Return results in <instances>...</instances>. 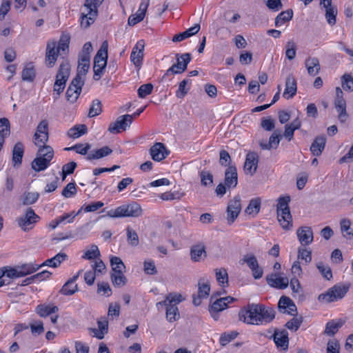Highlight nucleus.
<instances>
[{
	"label": "nucleus",
	"instance_id": "obj_1",
	"mask_svg": "<svg viewBox=\"0 0 353 353\" xmlns=\"http://www.w3.org/2000/svg\"><path fill=\"white\" fill-rule=\"evenodd\" d=\"M239 318L249 325H263L275 318V311L262 304L250 303L240 310Z\"/></svg>",
	"mask_w": 353,
	"mask_h": 353
},
{
	"label": "nucleus",
	"instance_id": "obj_2",
	"mask_svg": "<svg viewBox=\"0 0 353 353\" xmlns=\"http://www.w3.org/2000/svg\"><path fill=\"white\" fill-rule=\"evenodd\" d=\"M290 201L289 196H281L277 203V219L283 229L286 230L292 228V218L288 206Z\"/></svg>",
	"mask_w": 353,
	"mask_h": 353
},
{
	"label": "nucleus",
	"instance_id": "obj_3",
	"mask_svg": "<svg viewBox=\"0 0 353 353\" xmlns=\"http://www.w3.org/2000/svg\"><path fill=\"white\" fill-rule=\"evenodd\" d=\"M54 150L51 146L39 148L37 157L32 161V169L37 172L47 169L54 157Z\"/></svg>",
	"mask_w": 353,
	"mask_h": 353
},
{
	"label": "nucleus",
	"instance_id": "obj_4",
	"mask_svg": "<svg viewBox=\"0 0 353 353\" xmlns=\"http://www.w3.org/2000/svg\"><path fill=\"white\" fill-rule=\"evenodd\" d=\"M108 43L104 41L100 49L98 50L94 59V76L93 79L98 81L103 74V70L107 65Z\"/></svg>",
	"mask_w": 353,
	"mask_h": 353
},
{
	"label": "nucleus",
	"instance_id": "obj_5",
	"mask_svg": "<svg viewBox=\"0 0 353 353\" xmlns=\"http://www.w3.org/2000/svg\"><path fill=\"white\" fill-rule=\"evenodd\" d=\"M143 210L139 204L132 202L122 205L114 210H110L108 215L110 217H139L142 214Z\"/></svg>",
	"mask_w": 353,
	"mask_h": 353
},
{
	"label": "nucleus",
	"instance_id": "obj_6",
	"mask_svg": "<svg viewBox=\"0 0 353 353\" xmlns=\"http://www.w3.org/2000/svg\"><path fill=\"white\" fill-rule=\"evenodd\" d=\"M176 63L168 69L161 78V81L167 78L176 74H181L187 69L188 63L191 61V55L189 53H184L181 55L176 54Z\"/></svg>",
	"mask_w": 353,
	"mask_h": 353
},
{
	"label": "nucleus",
	"instance_id": "obj_7",
	"mask_svg": "<svg viewBox=\"0 0 353 353\" xmlns=\"http://www.w3.org/2000/svg\"><path fill=\"white\" fill-rule=\"evenodd\" d=\"M348 291V287L336 285L330 288L326 293L321 294L318 299L322 303H331L341 299Z\"/></svg>",
	"mask_w": 353,
	"mask_h": 353
},
{
	"label": "nucleus",
	"instance_id": "obj_8",
	"mask_svg": "<svg viewBox=\"0 0 353 353\" xmlns=\"http://www.w3.org/2000/svg\"><path fill=\"white\" fill-rule=\"evenodd\" d=\"M70 72V65L68 61H63L59 66V71L56 76V81L54 85V91L58 95L61 93L65 86Z\"/></svg>",
	"mask_w": 353,
	"mask_h": 353
},
{
	"label": "nucleus",
	"instance_id": "obj_9",
	"mask_svg": "<svg viewBox=\"0 0 353 353\" xmlns=\"http://www.w3.org/2000/svg\"><path fill=\"white\" fill-rule=\"evenodd\" d=\"M40 220L34 211L29 208L26 210L25 214L17 218V222L19 228L24 231L31 230L35 226V224Z\"/></svg>",
	"mask_w": 353,
	"mask_h": 353
},
{
	"label": "nucleus",
	"instance_id": "obj_10",
	"mask_svg": "<svg viewBox=\"0 0 353 353\" xmlns=\"http://www.w3.org/2000/svg\"><path fill=\"white\" fill-rule=\"evenodd\" d=\"M94 1L85 0V1L84 7L86 10V13H82L81 20V26L83 28H87L90 24L93 23L97 15V8H96V6H93Z\"/></svg>",
	"mask_w": 353,
	"mask_h": 353
},
{
	"label": "nucleus",
	"instance_id": "obj_11",
	"mask_svg": "<svg viewBox=\"0 0 353 353\" xmlns=\"http://www.w3.org/2000/svg\"><path fill=\"white\" fill-rule=\"evenodd\" d=\"M334 107L336 112L339 113L338 117L341 123L345 122L348 117L346 111V101L343 97V92L342 90L337 87L336 88V97L334 101Z\"/></svg>",
	"mask_w": 353,
	"mask_h": 353
},
{
	"label": "nucleus",
	"instance_id": "obj_12",
	"mask_svg": "<svg viewBox=\"0 0 353 353\" xmlns=\"http://www.w3.org/2000/svg\"><path fill=\"white\" fill-rule=\"evenodd\" d=\"M236 299L232 296L220 298L212 302L209 307L211 316L214 320H218L219 313L228 307L229 303L234 302Z\"/></svg>",
	"mask_w": 353,
	"mask_h": 353
},
{
	"label": "nucleus",
	"instance_id": "obj_13",
	"mask_svg": "<svg viewBox=\"0 0 353 353\" xmlns=\"http://www.w3.org/2000/svg\"><path fill=\"white\" fill-rule=\"evenodd\" d=\"M84 85V79L76 76L70 84L66 91V98L71 103L75 102L81 92L82 86Z\"/></svg>",
	"mask_w": 353,
	"mask_h": 353
},
{
	"label": "nucleus",
	"instance_id": "obj_14",
	"mask_svg": "<svg viewBox=\"0 0 353 353\" xmlns=\"http://www.w3.org/2000/svg\"><path fill=\"white\" fill-rule=\"evenodd\" d=\"M241 210L240 196H236L231 199L227 207V221L229 225L232 224L238 217Z\"/></svg>",
	"mask_w": 353,
	"mask_h": 353
},
{
	"label": "nucleus",
	"instance_id": "obj_15",
	"mask_svg": "<svg viewBox=\"0 0 353 353\" xmlns=\"http://www.w3.org/2000/svg\"><path fill=\"white\" fill-rule=\"evenodd\" d=\"M132 122V115L125 114L119 117L114 122L110 124L108 131L112 134L119 133L122 130H125Z\"/></svg>",
	"mask_w": 353,
	"mask_h": 353
},
{
	"label": "nucleus",
	"instance_id": "obj_16",
	"mask_svg": "<svg viewBox=\"0 0 353 353\" xmlns=\"http://www.w3.org/2000/svg\"><path fill=\"white\" fill-rule=\"evenodd\" d=\"M259 156L256 152H250L247 154L243 165V171L245 174L253 176L257 170Z\"/></svg>",
	"mask_w": 353,
	"mask_h": 353
},
{
	"label": "nucleus",
	"instance_id": "obj_17",
	"mask_svg": "<svg viewBox=\"0 0 353 353\" xmlns=\"http://www.w3.org/2000/svg\"><path fill=\"white\" fill-rule=\"evenodd\" d=\"M59 53V50L57 49L56 41H49L47 43L46 63L48 67L52 68L54 65Z\"/></svg>",
	"mask_w": 353,
	"mask_h": 353
},
{
	"label": "nucleus",
	"instance_id": "obj_18",
	"mask_svg": "<svg viewBox=\"0 0 353 353\" xmlns=\"http://www.w3.org/2000/svg\"><path fill=\"white\" fill-rule=\"evenodd\" d=\"M144 43L143 41H138L132 49L130 55V60L136 68H140L143 58Z\"/></svg>",
	"mask_w": 353,
	"mask_h": 353
},
{
	"label": "nucleus",
	"instance_id": "obj_19",
	"mask_svg": "<svg viewBox=\"0 0 353 353\" xmlns=\"http://www.w3.org/2000/svg\"><path fill=\"white\" fill-rule=\"evenodd\" d=\"M153 160L161 161L169 154V151L162 143H156L150 150Z\"/></svg>",
	"mask_w": 353,
	"mask_h": 353
},
{
	"label": "nucleus",
	"instance_id": "obj_20",
	"mask_svg": "<svg viewBox=\"0 0 353 353\" xmlns=\"http://www.w3.org/2000/svg\"><path fill=\"white\" fill-rule=\"evenodd\" d=\"M278 307L281 312L287 313L290 315H294L296 312V306L289 297L283 296L280 298L278 303Z\"/></svg>",
	"mask_w": 353,
	"mask_h": 353
},
{
	"label": "nucleus",
	"instance_id": "obj_21",
	"mask_svg": "<svg viewBox=\"0 0 353 353\" xmlns=\"http://www.w3.org/2000/svg\"><path fill=\"white\" fill-rule=\"evenodd\" d=\"M273 339L278 348H281L284 351L288 349V332L285 330H275Z\"/></svg>",
	"mask_w": 353,
	"mask_h": 353
},
{
	"label": "nucleus",
	"instance_id": "obj_22",
	"mask_svg": "<svg viewBox=\"0 0 353 353\" xmlns=\"http://www.w3.org/2000/svg\"><path fill=\"white\" fill-rule=\"evenodd\" d=\"M296 234L301 244L307 245L313 241V232L310 227L304 226L299 228L296 231Z\"/></svg>",
	"mask_w": 353,
	"mask_h": 353
},
{
	"label": "nucleus",
	"instance_id": "obj_23",
	"mask_svg": "<svg viewBox=\"0 0 353 353\" xmlns=\"http://www.w3.org/2000/svg\"><path fill=\"white\" fill-rule=\"evenodd\" d=\"M225 185L227 188H235L238 183L237 170L234 165L228 167L225 172Z\"/></svg>",
	"mask_w": 353,
	"mask_h": 353
},
{
	"label": "nucleus",
	"instance_id": "obj_24",
	"mask_svg": "<svg viewBox=\"0 0 353 353\" xmlns=\"http://www.w3.org/2000/svg\"><path fill=\"white\" fill-rule=\"evenodd\" d=\"M81 270L79 271V272L74 275L72 278L70 279L62 287L60 290V292L62 294L70 296L74 294L78 290V286L75 284V281L79 276Z\"/></svg>",
	"mask_w": 353,
	"mask_h": 353
},
{
	"label": "nucleus",
	"instance_id": "obj_25",
	"mask_svg": "<svg viewBox=\"0 0 353 353\" xmlns=\"http://www.w3.org/2000/svg\"><path fill=\"white\" fill-rule=\"evenodd\" d=\"M296 81L292 75H289L285 81V88L283 97L287 99L293 97L296 93Z\"/></svg>",
	"mask_w": 353,
	"mask_h": 353
},
{
	"label": "nucleus",
	"instance_id": "obj_26",
	"mask_svg": "<svg viewBox=\"0 0 353 353\" xmlns=\"http://www.w3.org/2000/svg\"><path fill=\"white\" fill-rule=\"evenodd\" d=\"M267 282L272 287L279 289H285L289 284V280L287 277L276 276V274L268 276Z\"/></svg>",
	"mask_w": 353,
	"mask_h": 353
},
{
	"label": "nucleus",
	"instance_id": "obj_27",
	"mask_svg": "<svg viewBox=\"0 0 353 353\" xmlns=\"http://www.w3.org/2000/svg\"><path fill=\"white\" fill-rule=\"evenodd\" d=\"M305 65L308 74L311 76H316L321 70L319 60L316 57L307 58L305 61Z\"/></svg>",
	"mask_w": 353,
	"mask_h": 353
},
{
	"label": "nucleus",
	"instance_id": "obj_28",
	"mask_svg": "<svg viewBox=\"0 0 353 353\" xmlns=\"http://www.w3.org/2000/svg\"><path fill=\"white\" fill-rule=\"evenodd\" d=\"M326 139L324 137H317L310 147V151L314 156H320L325 146Z\"/></svg>",
	"mask_w": 353,
	"mask_h": 353
},
{
	"label": "nucleus",
	"instance_id": "obj_29",
	"mask_svg": "<svg viewBox=\"0 0 353 353\" xmlns=\"http://www.w3.org/2000/svg\"><path fill=\"white\" fill-rule=\"evenodd\" d=\"M67 258L68 256L66 254L60 252L55 255L54 257L46 260L41 265H39V267L41 268L42 266H49L52 268H57L63 261H65Z\"/></svg>",
	"mask_w": 353,
	"mask_h": 353
},
{
	"label": "nucleus",
	"instance_id": "obj_30",
	"mask_svg": "<svg viewBox=\"0 0 353 353\" xmlns=\"http://www.w3.org/2000/svg\"><path fill=\"white\" fill-rule=\"evenodd\" d=\"M112 152V150L111 148L108 146H104L100 149L91 151L86 157V159L89 161L99 159L110 154Z\"/></svg>",
	"mask_w": 353,
	"mask_h": 353
},
{
	"label": "nucleus",
	"instance_id": "obj_31",
	"mask_svg": "<svg viewBox=\"0 0 353 353\" xmlns=\"http://www.w3.org/2000/svg\"><path fill=\"white\" fill-rule=\"evenodd\" d=\"M281 134L279 130H275L269 139L268 143H260V146L263 150H270L271 148H276L279 144Z\"/></svg>",
	"mask_w": 353,
	"mask_h": 353
},
{
	"label": "nucleus",
	"instance_id": "obj_32",
	"mask_svg": "<svg viewBox=\"0 0 353 353\" xmlns=\"http://www.w3.org/2000/svg\"><path fill=\"white\" fill-rule=\"evenodd\" d=\"M90 56H80L79 59L77 74L76 76H79L80 79H83V76L86 74L90 68Z\"/></svg>",
	"mask_w": 353,
	"mask_h": 353
},
{
	"label": "nucleus",
	"instance_id": "obj_33",
	"mask_svg": "<svg viewBox=\"0 0 353 353\" xmlns=\"http://www.w3.org/2000/svg\"><path fill=\"white\" fill-rule=\"evenodd\" d=\"M200 30V25L195 24L193 27H191L186 30L185 31L175 34L172 38V41L174 42H179L181 41L192 35L196 34Z\"/></svg>",
	"mask_w": 353,
	"mask_h": 353
},
{
	"label": "nucleus",
	"instance_id": "obj_34",
	"mask_svg": "<svg viewBox=\"0 0 353 353\" xmlns=\"http://www.w3.org/2000/svg\"><path fill=\"white\" fill-rule=\"evenodd\" d=\"M24 152V146L21 142H17L12 150V161L14 165L21 164L22 158Z\"/></svg>",
	"mask_w": 353,
	"mask_h": 353
},
{
	"label": "nucleus",
	"instance_id": "obj_35",
	"mask_svg": "<svg viewBox=\"0 0 353 353\" xmlns=\"http://www.w3.org/2000/svg\"><path fill=\"white\" fill-rule=\"evenodd\" d=\"M58 307L53 305L41 304L37 307L36 311L41 317H46L58 312Z\"/></svg>",
	"mask_w": 353,
	"mask_h": 353
},
{
	"label": "nucleus",
	"instance_id": "obj_36",
	"mask_svg": "<svg viewBox=\"0 0 353 353\" xmlns=\"http://www.w3.org/2000/svg\"><path fill=\"white\" fill-rule=\"evenodd\" d=\"M343 325L342 320H332L327 323L324 333L327 336L334 335Z\"/></svg>",
	"mask_w": 353,
	"mask_h": 353
},
{
	"label": "nucleus",
	"instance_id": "obj_37",
	"mask_svg": "<svg viewBox=\"0 0 353 353\" xmlns=\"http://www.w3.org/2000/svg\"><path fill=\"white\" fill-rule=\"evenodd\" d=\"M191 259L194 261H199L201 259L202 255L206 256L205 247L203 244L194 245L191 248L190 250Z\"/></svg>",
	"mask_w": 353,
	"mask_h": 353
},
{
	"label": "nucleus",
	"instance_id": "obj_38",
	"mask_svg": "<svg viewBox=\"0 0 353 353\" xmlns=\"http://www.w3.org/2000/svg\"><path fill=\"white\" fill-rule=\"evenodd\" d=\"M88 132L87 126L84 124L76 125L69 129L68 131V136L72 139H77L81 136L86 134Z\"/></svg>",
	"mask_w": 353,
	"mask_h": 353
},
{
	"label": "nucleus",
	"instance_id": "obj_39",
	"mask_svg": "<svg viewBox=\"0 0 353 353\" xmlns=\"http://www.w3.org/2000/svg\"><path fill=\"white\" fill-rule=\"evenodd\" d=\"M128 243L132 247H137L139 244V239L137 232L131 227L128 226L125 229Z\"/></svg>",
	"mask_w": 353,
	"mask_h": 353
},
{
	"label": "nucleus",
	"instance_id": "obj_40",
	"mask_svg": "<svg viewBox=\"0 0 353 353\" xmlns=\"http://www.w3.org/2000/svg\"><path fill=\"white\" fill-rule=\"evenodd\" d=\"M293 17L292 10H288L281 12L275 19V26L279 27L285 22L290 21Z\"/></svg>",
	"mask_w": 353,
	"mask_h": 353
},
{
	"label": "nucleus",
	"instance_id": "obj_41",
	"mask_svg": "<svg viewBox=\"0 0 353 353\" xmlns=\"http://www.w3.org/2000/svg\"><path fill=\"white\" fill-rule=\"evenodd\" d=\"M198 295L200 298H207L210 291L209 282L205 279H199L198 283Z\"/></svg>",
	"mask_w": 353,
	"mask_h": 353
},
{
	"label": "nucleus",
	"instance_id": "obj_42",
	"mask_svg": "<svg viewBox=\"0 0 353 353\" xmlns=\"http://www.w3.org/2000/svg\"><path fill=\"white\" fill-rule=\"evenodd\" d=\"M110 278L112 284L118 288L125 285L127 283V278L123 274V272H112Z\"/></svg>",
	"mask_w": 353,
	"mask_h": 353
},
{
	"label": "nucleus",
	"instance_id": "obj_43",
	"mask_svg": "<svg viewBox=\"0 0 353 353\" xmlns=\"http://www.w3.org/2000/svg\"><path fill=\"white\" fill-rule=\"evenodd\" d=\"M179 312L175 304H169L166 307V319L170 322H174L179 319Z\"/></svg>",
	"mask_w": 353,
	"mask_h": 353
},
{
	"label": "nucleus",
	"instance_id": "obj_44",
	"mask_svg": "<svg viewBox=\"0 0 353 353\" xmlns=\"http://www.w3.org/2000/svg\"><path fill=\"white\" fill-rule=\"evenodd\" d=\"M21 78L25 81H32L35 78V70L32 63H29L23 68L21 72Z\"/></svg>",
	"mask_w": 353,
	"mask_h": 353
},
{
	"label": "nucleus",
	"instance_id": "obj_45",
	"mask_svg": "<svg viewBox=\"0 0 353 353\" xmlns=\"http://www.w3.org/2000/svg\"><path fill=\"white\" fill-rule=\"evenodd\" d=\"M261 201L259 199H252L247 208L245 209V213L249 215L255 216L260 210Z\"/></svg>",
	"mask_w": 353,
	"mask_h": 353
},
{
	"label": "nucleus",
	"instance_id": "obj_46",
	"mask_svg": "<svg viewBox=\"0 0 353 353\" xmlns=\"http://www.w3.org/2000/svg\"><path fill=\"white\" fill-rule=\"evenodd\" d=\"M38 192H25L22 196V203L23 205H29L34 203L39 199Z\"/></svg>",
	"mask_w": 353,
	"mask_h": 353
},
{
	"label": "nucleus",
	"instance_id": "obj_47",
	"mask_svg": "<svg viewBox=\"0 0 353 353\" xmlns=\"http://www.w3.org/2000/svg\"><path fill=\"white\" fill-rule=\"evenodd\" d=\"M110 263L112 265V272H124L125 266L122 260L118 256H111Z\"/></svg>",
	"mask_w": 353,
	"mask_h": 353
},
{
	"label": "nucleus",
	"instance_id": "obj_48",
	"mask_svg": "<svg viewBox=\"0 0 353 353\" xmlns=\"http://www.w3.org/2000/svg\"><path fill=\"white\" fill-rule=\"evenodd\" d=\"M39 265H34L32 264H25L17 268L19 276H24L27 274L33 273L39 269Z\"/></svg>",
	"mask_w": 353,
	"mask_h": 353
},
{
	"label": "nucleus",
	"instance_id": "obj_49",
	"mask_svg": "<svg viewBox=\"0 0 353 353\" xmlns=\"http://www.w3.org/2000/svg\"><path fill=\"white\" fill-rule=\"evenodd\" d=\"M90 148H91V145L90 143H85V144L78 143L72 147L65 148L64 150H74L78 154L85 155V154H88V152L90 150Z\"/></svg>",
	"mask_w": 353,
	"mask_h": 353
},
{
	"label": "nucleus",
	"instance_id": "obj_50",
	"mask_svg": "<svg viewBox=\"0 0 353 353\" xmlns=\"http://www.w3.org/2000/svg\"><path fill=\"white\" fill-rule=\"evenodd\" d=\"M296 54V46L293 41H288L285 44V56L289 60L295 58Z\"/></svg>",
	"mask_w": 353,
	"mask_h": 353
},
{
	"label": "nucleus",
	"instance_id": "obj_51",
	"mask_svg": "<svg viewBox=\"0 0 353 353\" xmlns=\"http://www.w3.org/2000/svg\"><path fill=\"white\" fill-rule=\"evenodd\" d=\"M336 14L337 10L334 7L328 6L325 8V18L330 26H334L336 23Z\"/></svg>",
	"mask_w": 353,
	"mask_h": 353
},
{
	"label": "nucleus",
	"instance_id": "obj_52",
	"mask_svg": "<svg viewBox=\"0 0 353 353\" xmlns=\"http://www.w3.org/2000/svg\"><path fill=\"white\" fill-rule=\"evenodd\" d=\"M102 112V105L99 100L95 99L92 101V105L90 108L88 117H94L100 114Z\"/></svg>",
	"mask_w": 353,
	"mask_h": 353
},
{
	"label": "nucleus",
	"instance_id": "obj_53",
	"mask_svg": "<svg viewBox=\"0 0 353 353\" xmlns=\"http://www.w3.org/2000/svg\"><path fill=\"white\" fill-rule=\"evenodd\" d=\"M216 279L218 283L224 286L225 283L228 282V275L225 269H216L215 270Z\"/></svg>",
	"mask_w": 353,
	"mask_h": 353
},
{
	"label": "nucleus",
	"instance_id": "obj_54",
	"mask_svg": "<svg viewBox=\"0 0 353 353\" xmlns=\"http://www.w3.org/2000/svg\"><path fill=\"white\" fill-rule=\"evenodd\" d=\"M190 83L189 79H183L181 82H180L179 85V88L176 92V96L179 98H183L186 94L190 90V87H187L188 84Z\"/></svg>",
	"mask_w": 353,
	"mask_h": 353
},
{
	"label": "nucleus",
	"instance_id": "obj_55",
	"mask_svg": "<svg viewBox=\"0 0 353 353\" xmlns=\"http://www.w3.org/2000/svg\"><path fill=\"white\" fill-rule=\"evenodd\" d=\"M316 268L327 280H330L332 278V270L328 265H325L323 262H319L316 264Z\"/></svg>",
	"mask_w": 353,
	"mask_h": 353
},
{
	"label": "nucleus",
	"instance_id": "obj_56",
	"mask_svg": "<svg viewBox=\"0 0 353 353\" xmlns=\"http://www.w3.org/2000/svg\"><path fill=\"white\" fill-rule=\"evenodd\" d=\"M100 256L99 250L96 245H92L90 248L85 251L84 255L82 256L83 259L91 260Z\"/></svg>",
	"mask_w": 353,
	"mask_h": 353
},
{
	"label": "nucleus",
	"instance_id": "obj_57",
	"mask_svg": "<svg viewBox=\"0 0 353 353\" xmlns=\"http://www.w3.org/2000/svg\"><path fill=\"white\" fill-rule=\"evenodd\" d=\"M342 88L349 92L353 91V77L348 74H345L342 77Z\"/></svg>",
	"mask_w": 353,
	"mask_h": 353
},
{
	"label": "nucleus",
	"instance_id": "obj_58",
	"mask_svg": "<svg viewBox=\"0 0 353 353\" xmlns=\"http://www.w3.org/2000/svg\"><path fill=\"white\" fill-rule=\"evenodd\" d=\"M242 261L248 265L250 270L254 269L259 265L256 256L252 254L244 255Z\"/></svg>",
	"mask_w": 353,
	"mask_h": 353
},
{
	"label": "nucleus",
	"instance_id": "obj_59",
	"mask_svg": "<svg viewBox=\"0 0 353 353\" xmlns=\"http://www.w3.org/2000/svg\"><path fill=\"white\" fill-rule=\"evenodd\" d=\"M97 293L105 296H110L112 294V290L108 283L101 282L97 284Z\"/></svg>",
	"mask_w": 353,
	"mask_h": 353
},
{
	"label": "nucleus",
	"instance_id": "obj_60",
	"mask_svg": "<svg viewBox=\"0 0 353 353\" xmlns=\"http://www.w3.org/2000/svg\"><path fill=\"white\" fill-rule=\"evenodd\" d=\"M77 194V188L74 183H69L62 190L61 194L65 198H70Z\"/></svg>",
	"mask_w": 353,
	"mask_h": 353
},
{
	"label": "nucleus",
	"instance_id": "obj_61",
	"mask_svg": "<svg viewBox=\"0 0 353 353\" xmlns=\"http://www.w3.org/2000/svg\"><path fill=\"white\" fill-rule=\"evenodd\" d=\"M153 90V85L151 83H145L139 87L138 89V96L139 98H145L151 94Z\"/></svg>",
	"mask_w": 353,
	"mask_h": 353
},
{
	"label": "nucleus",
	"instance_id": "obj_62",
	"mask_svg": "<svg viewBox=\"0 0 353 353\" xmlns=\"http://www.w3.org/2000/svg\"><path fill=\"white\" fill-rule=\"evenodd\" d=\"M144 272L147 274L154 275L157 274L155 263L152 260H145L143 263Z\"/></svg>",
	"mask_w": 353,
	"mask_h": 353
},
{
	"label": "nucleus",
	"instance_id": "obj_63",
	"mask_svg": "<svg viewBox=\"0 0 353 353\" xmlns=\"http://www.w3.org/2000/svg\"><path fill=\"white\" fill-rule=\"evenodd\" d=\"M302 322V317H296L288 321L285 324V326L288 329L290 330L296 331L301 326Z\"/></svg>",
	"mask_w": 353,
	"mask_h": 353
},
{
	"label": "nucleus",
	"instance_id": "obj_64",
	"mask_svg": "<svg viewBox=\"0 0 353 353\" xmlns=\"http://www.w3.org/2000/svg\"><path fill=\"white\" fill-rule=\"evenodd\" d=\"M219 163L222 166H230L232 159L230 154L227 151L224 150H221L219 152Z\"/></svg>",
	"mask_w": 353,
	"mask_h": 353
}]
</instances>
